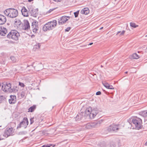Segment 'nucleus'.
Listing matches in <instances>:
<instances>
[{"mask_svg": "<svg viewBox=\"0 0 147 147\" xmlns=\"http://www.w3.org/2000/svg\"><path fill=\"white\" fill-rule=\"evenodd\" d=\"M127 71H126L125 72V74H127Z\"/></svg>", "mask_w": 147, "mask_h": 147, "instance_id": "obj_48", "label": "nucleus"}, {"mask_svg": "<svg viewBox=\"0 0 147 147\" xmlns=\"http://www.w3.org/2000/svg\"><path fill=\"white\" fill-rule=\"evenodd\" d=\"M81 13L82 14H84L86 15L84 9L81 11Z\"/></svg>", "mask_w": 147, "mask_h": 147, "instance_id": "obj_38", "label": "nucleus"}, {"mask_svg": "<svg viewBox=\"0 0 147 147\" xmlns=\"http://www.w3.org/2000/svg\"><path fill=\"white\" fill-rule=\"evenodd\" d=\"M22 24L20 20L19 19H15V20L14 24L19 26V28L21 26V24Z\"/></svg>", "mask_w": 147, "mask_h": 147, "instance_id": "obj_23", "label": "nucleus"}, {"mask_svg": "<svg viewBox=\"0 0 147 147\" xmlns=\"http://www.w3.org/2000/svg\"><path fill=\"white\" fill-rule=\"evenodd\" d=\"M25 134V133L24 132H20L19 133V134L20 135H22Z\"/></svg>", "mask_w": 147, "mask_h": 147, "instance_id": "obj_39", "label": "nucleus"}, {"mask_svg": "<svg viewBox=\"0 0 147 147\" xmlns=\"http://www.w3.org/2000/svg\"><path fill=\"white\" fill-rule=\"evenodd\" d=\"M103 28V27H101V28H100V30H101V29H102Z\"/></svg>", "mask_w": 147, "mask_h": 147, "instance_id": "obj_47", "label": "nucleus"}, {"mask_svg": "<svg viewBox=\"0 0 147 147\" xmlns=\"http://www.w3.org/2000/svg\"><path fill=\"white\" fill-rule=\"evenodd\" d=\"M145 145L146 146H147V141L146 142L145 144Z\"/></svg>", "mask_w": 147, "mask_h": 147, "instance_id": "obj_46", "label": "nucleus"}, {"mask_svg": "<svg viewBox=\"0 0 147 147\" xmlns=\"http://www.w3.org/2000/svg\"><path fill=\"white\" fill-rule=\"evenodd\" d=\"M101 94V92L100 91H98L96 93V95H100Z\"/></svg>", "mask_w": 147, "mask_h": 147, "instance_id": "obj_40", "label": "nucleus"}, {"mask_svg": "<svg viewBox=\"0 0 147 147\" xmlns=\"http://www.w3.org/2000/svg\"><path fill=\"white\" fill-rule=\"evenodd\" d=\"M21 11L22 15L25 17H28L29 16V13H28V11L24 6L22 7L21 10Z\"/></svg>", "mask_w": 147, "mask_h": 147, "instance_id": "obj_15", "label": "nucleus"}, {"mask_svg": "<svg viewBox=\"0 0 147 147\" xmlns=\"http://www.w3.org/2000/svg\"><path fill=\"white\" fill-rule=\"evenodd\" d=\"M14 132V131L13 128H6L3 136L7 138L10 136L13 135Z\"/></svg>", "mask_w": 147, "mask_h": 147, "instance_id": "obj_8", "label": "nucleus"}, {"mask_svg": "<svg viewBox=\"0 0 147 147\" xmlns=\"http://www.w3.org/2000/svg\"><path fill=\"white\" fill-rule=\"evenodd\" d=\"M92 109L91 107L87 108L85 111V116L90 115V117L92 116Z\"/></svg>", "mask_w": 147, "mask_h": 147, "instance_id": "obj_16", "label": "nucleus"}, {"mask_svg": "<svg viewBox=\"0 0 147 147\" xmlns=\"http://www.w3.org/2000/svg\"><path fill=\"white\" fill-rule=\"evenodd\" d=\"M18 87L16 86H14L11 89V90L10 91V92H18Z\"/></svg>", "mask_w": 147, "mask_h": 147, "instance_id": "obj_24", "label": "nucleus"}, {"mask_svg": "<svg viewBox=\"0 0 147 147\" xmlns=\"http://www.w3.org/2000/svg\"><path fill=\"white\" fill-rule=\"evenodd\" d=\"M79 12V11L78 10L76 12H74V13L75 18H76L78 17Z\"/></svg>", "mask_w": 147, "mask_h": 147, "instance_id": "obj_30", "label": "nucleus"}, {"mask_svg": "<svg viewBox=\"0 0 147 147\" xmlns=\"http://www.w3.org/2000/svg\"><path fill=\"white\" fill-rule=\"evenodd\" d=\"M28 10L32 16L35 17H37L38 14V9H34L32 6H29Z\"/></svg>", "mask_w": 147, "mask_h": 147, "instance_id": "obj_7", "label": "nucleus"}, {"mask_svg": "<svg viewBox=\"0 0 147 147\" xmlns=\"http://www.w3.org/2000/svg\"><path fill=\"white\" fill-rule=\"evenodd\" d=\"M130 26L131 27H133L134 28H136L138 26V25H136L135 23L134 22H130Z\"/></svg>", "mask_w": 147, "mask_h": 147, "instance_id": "obj_28", "label": "nucleus"}, {"mask_svg": "<svg viewBox=\"0 0 147 147\" xmlns=\"http://www.w3.org/2000/svg\"><path fill=\"white\" fill-rule=\"evenodd\" d=\"M38 22L36 21H34L32 23V29L33 32L36 33L37 31L38 30Z\"/></svg>", "mask_w": 147, "mask_h": 147, "instance_id": "obj_12", "label": "nucleus"}, {"mask_svg": "<svg viewBox=\"0 0 147 147\" xmlns=\"http://www.w3.org/2000/svg\"><path fill=\"white\" fill-rule=\"evenodd\" d=\"M57 22L56 20H53L52 21L48 22L44 25L43 27V30L45 31L52 30L56 26Z\"/></svg>", "mask_w": 147, "mask_h": 147, "instance_id": "obj_2", "label": "nucleus"}, {"mask_svg": "<svg viewBox=\"0 0 147 147\" xmlns=\"http://www.w3.org/2000/svg\"><path fill=\"white\" fill-rule=\"evenodd\" d=\"M52 145V144H50L49 145H44L42 147H50Z\"/></svg>", "mask_w": 147, "mask_h": 147, "instance_id": "obj_36", "label": "nucleus"}, {"mask_svg": "<svg viewBox=\"0 0 147 147\" xmlns=\"http://www.w3.org/2000/svg\"><path fill=\"white\" fill-rule=\"evenodd\" d=\"M36 108V106L35 105H33L31 107H30L28 109V112H33L34 110Z\"/></svg>", "mask_w": 147, "mask_h": 147, "instance_id": "obj_27", "label": "nucleus"}, {"mask_svg": "<svg viewBox=\"0 0 147 147\" xmlns=\"http://www.w3.org/2000/svg\"><path fill=\"white\" fill-rule=\"evenodd\" d=\"M132 121L136 129H139L142 128V120L141 118L136 117V119H132Z\"/></svg>", "mask_w": 147, "mask_h": 147, "instance_id": "obj_4", "label": "nucleus"}, {"mask_svg": "<svg viewBox=\"0 0 147 147\" xmlns=\"http://www.w3.org/2000/svg\"><path fill=\"white\" fill-rule=\"evenodd\" d=\"M1 140V139H0V140Z\"/></svg>", "mask_w": 147, "mask_h": 147, "instance_id": "obj_52", "label": "nucleus"}, {"mask_svg": "<svg viewBox=\"0 0 147 147\" xmlns=\"http://www.w3.org/2000/svg\"><path fill=\"white\" fill-rule=\"evenodd\" d=\"M53 10V9H50V10H49V11H48V13H50L51 11H52Z\"/></svg>", "mask_w": 147, "mask_h": 147, "instance_id": "obj_42", "label": "nucleus"}, {"mask_svg": "<svg viewBox=\"0 0 147 147\" xmlns=\"http://www.w3.org/2000/svg\"><path fill=\"white\" fill-rule=\"evenodd\" d=\"M92 116L93 117H95L96 115L100 112V110L96 107L93 108L92 110Z\"/></svg>", "mask_w": 147, "mask_h": 147, "instance_id": "obj_14", "label": "nucleus"}, {"mask_svg": "<svg viewBox=\"0 0 147 147\" xmlns=\"http://www.w3.org/2000/svg\"><path fill=\"white\" fill-rule=\"evenodd\" d=\"M34 0H28V1L29 2H31L32 1H33Z\"/></svg>", "mask_w": 147, "mask_h": 147, "instance_id": "obj_44", "label": "nucleus"}, {"mask_svg": "<svg viewBox=\"0 0 147 147\" xmlns=\"http://www.w3.org/2000/svg\"><path fill=\"white\" fill-rule=\"evenodd\" d=\"M10 59L13 62H15L16 61V59L14 57L12 56L11 57Z\"/></svg>", "mask_w": 147, "mask_h": 147, "instance_id": "obj_31", "label": "nucleus"}, {"mask_svg": "<svg viewBox=\"0 0 147 147\" xmlns=\"http://www.w3.org/2000/svg\"><path fill=\"white\" fill-rule=\"evenodd\" d=\"M146 36V37L147 36V35H146V36Z\"/></svg>", "mask_w": 147, "mask_h": 147, "instance_id": "obj_51", "label": "nucleus"}, {"mask_svg": "<svg viewBox=\"0 0 147 147\" xmlns=\"http://www.w3.org/2000/svg\"><path fill=\"white\" fill-rule=\"evenodd\" d=\"M7 32V30L4 27H0V35L2 36H5Z\"/></svg>", "mask_w": 147, "mask_h": 147, "instance_id": "obj_17", "label": "nucleus"}, {"mask_svg": "<svg viewBox=\"0 0 147 147\" xmlns=\"http://www.w3.org/2000/svg\"><path fill=\"white\" fill-rule=\"evenodd\" d=\"M20 29L22 30H28L30 29V26L28 21L27 20H24V23L21 24Z\"/></svg>", "mask_w": 147, "mask_h": 147, "instance_id": "obj_6", "label": "nucleus"}, {"mask_svg": "<svg viewBox=\"0 0 147 147\" xmlns=\"http://www.w3.org/2000/svg\"><path fill=\"white\" fill-rule=\"evenodd\" d=\"M125 32V30H123L122 32H121V33L120 34L119 36H121L123 35Z\"/></svg>", "mask_w": 147, "mask_h": 147, "instance_id": "obj_35", "label": "nucleus"}, {"mask_svg": "<svg viewBox=\"0 0 147 147\" xmlns=\"http://www.w3.org/2000/svg\"><path fill=\"white\" fill-rule=\"evenodd\" d=\"M85 127L86 129H91L92 128L91 123H87L85 125Z\"/></svg>", "mask_w": 147, "mask_h": 147, "instance_id": "obj_26", "label": "nucleus"}, {"mask_svg": "<svg viewBox=\"0 0 147 147\" xmlns=\"http://www.w3.org/2000/svg\"><path fill=\"white\" fill-rule=\"evenodd\" d=\"M102 84L106 88L110 89H114V87L111 85H110L108 83L104 82H102Z\"/></svg>", "mask_w": 147, "mask_h": 147, "instance_id": "obj_20", "label": "nucleus"}, {"mask_svg": "<svg viewBox=\"0 0 147 147\" xmlns=\"http://www.w3.org/2000/svg\"><path fill=\"white\" fill-rule=\"evenodd\" d=\"M139 114L144 118L145 120H147V110L146 111H143L140 112Z\"/></svg>", "mask_w": 147, "mask_h": 147, "instance_id": "obj_21", "label": "nucleus"}, {"mask_svg": "<svg viewBox=\"0 0 147 147\" xmlns=\"http://www.w3.org/2000/svg\"><path fill=\"white\" fill-rule=\"evenodd\" d=\"M101 122V121H99L91 122L92 128H96L100 127Z\"/></svg>", "mask_w": 147, "mask_h": 147, "instance_id": "obj_13", "label": "nucleus"}, {"mask_svg": "<svg viewBox=\"0 0 147 147\" xmlns=\"http://www.w3.org/2000/svg\"><path fill=\"white\" fill-rule=\"evenodd\" d=\"M40 44L39 43H37L34 46L33 49L34 51L38 50L40 49Z\"/></svg>", "mask_w": 147, "mask_h": 147, "instance_id": "obj_25", "label": "nucleus"}, {"mask_svg": "<svg viewBox=\"0 0 147 147\" xmlns=\"http://www.w3.org/2000/svg\"><path fill=\"white\" fill-rule=\"evenodd\" d=\"M70 17L69 16H64L58 19V24L59 25H63L68 20Z\"/></svg>", "mask_w": 147, "mask_h": 147, "instance_id": "obj_11", "label": "nucleus"}, {"mask_svg": "<svg viewBox=\"0 0 147 147\" xmlns=\"http://www.w3.org/2000/svg\"><path fill=\"white\" fill-rule=\"evenodd\" d=\"M34 122V117L31 118L30 119V124H32Z\"/></svg>", "mask_w": 147, "mask_h": 147, "instance_id": "obj_34", "label": "nucleus"}, {"mask_svg": "<svg viewBox=\"0 0 147 147\" xmlns=\"http://www.w3.org/2000/svg\"><path fill=\"white\" fill-rule=\"evenodd\" d=\"M4 99V97L2 96H0V103H1Z\"/></svg>", "mask_w": 147, "mask_h": 147, "instance_id": "obj_33", "label": "nucleus"}, {"mask_svg": "<svg viewBox=\"0 0 147 147\" xmlns=\"http://www.w3.org/2000/svg\"><path fill=\"white\" fill-rule=\"evenodd\" d=\"M121 32L120 31H118L117 32V34H116V35H118L119 33H120Z\"/></svg>", "mask_w": 147, "mask_h": 147, "instance_id": "obj_45", "label": "nucleus"}, {"mask_svg": "<svg viewBox=\"0 0 147 147\" xmlns=\"http://www.w3.org/2000/svg\"><path fill=\"white\" fill-rule=\"evenodd\" d=\"M101 67H103V66H102V65H101Z\"/></svg>", "mask_w": 147, "mask_h": 147, "instance_id": "obj_50", "label": "nucleus"}, {"mask_svg": "<svg viewBox=\"0 0 147 147\" xmlns=\"http://www.w3.org/2000/svg\"><path fill=\"white\" fill-rule=\"evenodd\" d=\"M10 98L9 99V102L10 104H13L16 101V97L15 96L11 95L10 96Z\"/></svg>", "mask_w": 147, "mask_h": 147, "instance_id": "obj_19", "label": "nucleus"}, {"mask_svg": "<svg viewBox=\"0 0 147 147\" xmlns=\"http://www.w3.org/2000/svg\"><path fill=\"white\" fill-rule=\"evenodd\" d=\"M5 14L11 18H15L18 16V10L14 8H9L5 10L4 12Z\"/></svg>", "mask_w": 147, "mask_h": 147, "instance_id": "obj_1", "label": "nucleus"}, {"mask_svg": "<svg viewBox=\"0 0 147 147\" xmlns=\"http://www.w3.org/2000/svg\"><path fill=\"white\" fill-rule=\"evenodd\" d=\"M19 85L21 87H24L25 86V85L23 83H21L20 82H19Z\"/></svg>", "mask_w": 147, "mask_h": 147, "instance_id": "obj_32", "label": "nucleus"}, {"mask_svg": "<svg viewBox=\"0 0 147 147\" xmlns=\"http://www.w3.org/2000/svg\"><path fill=\"white\" fill-rule=\"evenodd\" d=\"M6 21V19L5 16L0 14V25L4 24Z\"/></svg>", "mask_w": 147, "mask_h": 147, "instance_id": "obj_18", "label": "nucleus"}, {"mask_svg": "<svg viewBox=\"0 0 147 147\" xmlns=\"http://www.w3.org/2000/svg\"><path fill=\"white\" fill-rule=\"evenodd\" d=\"M19 33L16 30H11L7 35V37L15 40H18L20 37Z\"/></svg>", "mask_w": 147, "mask_h": 147, "instance_id": "obj_3", "label": "nucleus"}, {"mask_svg": "<svg viewBox=\"0 0 147 147\" xmlns=\"http://www.w3.org/2000/svg\"><path fill=\"white\" fill-rule=\"evenodd\" d=\"M55 145H53V147H55Z\"/></svg>", "mask_w": 147, "mask_h": 147, "instance_id": "obj_49", "label": "nucleus"}, {"mask_svg": "<svg viewBox=\"0 0 147 147\" xmlns=\"http://www.w3.org/2000/svg\"><path fill=\"white\" fill-rule=\"evenodd\" d=\"M70 29H71V28L68 27L65 29V32H68L70 30Z\"/></svg>", "mask_w": 147, "mask_h": 147, "instance_id": "obj_37", "label": "nucleus"}, {"mask_svg": "<svg viewBox=\"0 0 147 147\" xmlns=\"http://www.w3.org/2000/svg\"><path fill=\"white\" fill-rule=\"evenodd\" d=\"M84 11L85 12L86 15H87L89 13V10L88 8H85L84 9Z\"/></svg>", "mask_w": 147, "mask_h": 147, "instance_id": "obj_29", "label": "nucleus"}, {"mask_svg": "<svg viewBox=\"0 0 147 147\" xmlns=\"http://www.w3.org/2000/svg\"><path fill=\"white\" fill-rule=\"evenodd\" d=\"M139 58V56L136 53H134L130 57V58L131 59H137Z\"/></svg>", "mask_w": 147, "mask_h": 147, "instance_id": "obj_22", "label": "nucleus"}, {"mask_svg": "<svg viewBox=\"0 0 147 147\" xmlns=\"http://www.w3.org/2000/svg\"><path fill=\"white\" fill-rule=\"evenodd\" d=\"M62 0H53L57 2H60Z\"/></svg>", "mask_w": 147, "mask_h": 147, "instance_id": "obj_41", "label": "nucleus"}, {"mask_svg": "<svg viewBox=\"0 0 147 147\" xmlns=\"http://www.w3.org/2000/svg\"><path fill=\"white\" fill-rule=\"evenodd\" d=\"M11 87V85L10 83L6 82L2 85V88L4 91L10 92Z\"/></svg>", "mask_w": 147, "mask_h": 147, "instance_id": "obj_10", "label": "nucleus"}, {"mask_svg": "<svg viewBox=\"0 0 147 147\" xmlns=\"http://www.w3.org/2000/svg\"><path fill=\"white\" fill-rule=\"evenodd\" d=\"M93 44V43L92 42V43H89L88 45H92Z\"/></svg>", "mask_w": 147, "mask_h": 147, "instance_id": "obj_43", "label": "nucleus"}, {"mask_svg": "<svg viewBox=\"0 0 147 147\" xmlns=\"http://www.w3.org/2000/svg\"><path fill=\"white\" fill-rule=\"evenodd\" d=\"M28 122L27 118L24 117V118L23 120L18 125V126L17 127V129L20 128L21 127H23L24 128H26L28 125Z\"/></svg>", "mask_w": 147, "mask_h": 147, "instance_id": "obj_9", "label": "nucleus"}, {"mask_svg": "<svg viewBox=\"0 0 147 147\" xmlns=\"http://www.w3.org/2000/svg\"><path fill=\"white\" fill-rule=\"evenodd\" d=\"M107 131L109 132H117L119 129L118 126L113 124L107 128Z\"/></svg>", "mask_w": 147, "mask_h": 147, "instance_id": "obj_5", "label": "nucleus"}]
</instances>
